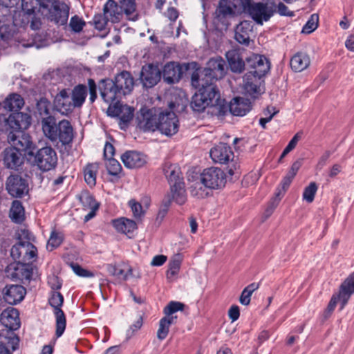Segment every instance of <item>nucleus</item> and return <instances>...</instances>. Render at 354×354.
I'll return each instance as SVG.
<instances>
[{
	"label": "nucleus",
	"mask_w": 354,
	"mask_h": 354,
	"mask_svg": "<svg viewBox=\"0 0 354 354\" xmlns=\"http://www.w3.org/2000/svg\"><path fill=\"white\" fill-rule=\"evenodd\" d=\"M198 88L190 102V106L194 112L201 113L207 106L212 108L211 113L218 117H223L227 113L225 100L221 99L218 89L215 85L201 84L193 86Z\"/></svg>",
	"instance_id": "nucleus-1"
},
{
	"label": "nucleus",
	"mask_w": 354,
	"mask_h": 354,
	"mask_svg": "<svg viewBox=\"0 0 354 354\" xmlns=\"http://www.w3.org/2000/svg\"><path fill=\"white\" fill-rule=\"evenodd\" d=\"M186 71L192 70L191 83L192 86L201 84L214 85V82L223 78L225 75V62L221 57L210 59L206 67L201 68L196 62L187 63L183 65Z\"/></svg>",
	"instance_id": "nucleus-2"
},
{
	"label": "nucleus",
	"mask_w": 354,
	"mask_h": 354,
	"mask_svg": "<svg viewBox=\"0 0 354 354\" xmlns=\"http://www.w3.org/2000/svg\"><path fill=\"white\" fill-rule=\"evenodd\" d=\"M41 127L46 137L57 146L71 145L74 138V129L71 122L67 120H62L56 123L54 116L41 118Z\"/></svg>",
	"instance_id": "nucleus-3"
},
{
	"label": "nucleus",
	"mask_w": 354,
	"mask_h": 354,
	"mask_svg": "<svg viewBox=\"0 0 354 354\" xmlns=\"http://www.w3.org/2000/svg\"><path fill=\"white\" fill-rule=\"evenodd\" d=\"M28 156L32 165L37 167L42 172L54 170L57 166V152L50 146H46L41 149L35 148L34 151H29Z\"/></svg>",
	"instance_id": "nucleus-4"
},
{
	"label": "nucleus",
	"mask_w": 354,
	"mask_h": 354,
	"mask_svg": "<svg viewBox=\"0 0 354 354\" xmlns=\"http://www.w3.org/2000/svg\"><path fill=\"white\" fill-rule=\"evenodd\" d=\"M38 12L44 17L59 26L66 25L68 19L69 7L64 2L55 1L50 7L40 5Z\"/></svg>",
	"instance_id": "nucleus-5"
},
{
	"label": "nucleus",
	"mask_w": 354,
	"mask_h": 354,
	"mask_svg": "<svg viewBox=\"0 0 354 354\" xmlns=\"http://www.w3.org/2000/svg\"><path fill=\"white\" fill-rule=\"evenodd\" d=\"M160 111L156 108L140 109L136 118L138 127L144 132L157 131Z\"/></svg>",
	"instance_id": "nucleus-6"
},
{
	"label": "nucleus",
	"mask_w": 354,
	"mask_h": 354,
	"mask_svg": "<svg viewBox=\"0 0 354 354\" xmlns=\"http://www.w3.org/2000/svg\"><path fill=\"white\" fill-rule=\"evenodd\" d=\"M179 126L178 118L172 110L161 109L158 131L167 137H171L178 133Z\"/></svg>",
	"instance_id": "nucleus-7"
},
{
	"label": "nucleus",
	"mask_w": 354,
	"mask_h": 354,
	"mask_svg": "<svg viewBox=\"0 0 354 354\" xmlns=\"http://www.w3.org/2000/svg\"><path fill=\"white\" fill-rule=\"evenodd\" d=\"M48 303L53 308L56 319L55 335L59 337L64 333L66 326V318L61 307L64 303V297L59 292L53 291L48 299Z\"/></svg>",
	"instance_id": "nucleus-8"
},
{
	"label": "nucleus",
	"mask_w": 354,
	"mask_h": 354,
	"mask_svg": "<svg viewBox=\"0 0 354 354\" xmlns=\"http://www.w3.org/2000/svg\"><path fill=\"white\" fill-rule=\"evenodd\" d=\"M201 182L207 188L220 189L225 185L226 175L221 169L212 167L205 169L201 173Z\"/></svg>",
	"instance_id": "nucleus-9"
},
{
	"label": "nucleus",
	"mask_w": 354,
	"mask_h": 354,
	"mask_svg": "<svg viewBox=\"0 0 354 354\" xmlns=\"http://www.w3.org/2000/svg\"><path fill=\"white\" fill-rule=\"evenodd\" d=\"M107 114L111 117L118 118L120 127L124 130L133 118L134 109L127 104H122L119 101L109 104Z\"/></svg>",
	"instance_id": "nucleus-10"
},
{
	"label": "nucleus",
	"mask_w": 354,
	"mask_h": 354,
	"mask_svg": "<svg viewBox=\"0 0 354 354\" xmlns=\"http://www.w3.org/2000/svg\"><path fill=\"white\" fill-rule=\"evenodd\" d=\"M247 12L257 24L262 25L273 16L276 8L273 3L258 2L253 3Z\"/></svg>",
	"instance_id": "nucleus-11"
},
{
	"label": "nucleus",
	"mask_w": 354,
	"mask_h": 354,
	"mask_svg": "<svg viewBox=\"0 0 354 354\" xmlns=\"http://www.w3.org/2000/svg\"><path fill=\"white\" fill-rule=\"evenodd\" d=\"M37 248L30 242L19 241L12 247L10 255L18 263H28L37 257Z\"/></svg>",
	"instance_id": "nucleus-12"
},
{
	"label": "nucleus",
	"mask_w": 354,
	"mask_h": 354,
	"mask_svg": "<svg viewBox=\"0 0 354 354\" xmlns=\"http://www.w3.org/2000/svg\"><path fill=\"white\" fill-rule=\"evenodd\" d=\"M245 64L252 69L248 73H254L259 77H264L270 69V63L268 58L259 54H252L245 58Z\"/></svg>",
	"instance_id": "nucleus-13"
},
{
	"label": "nucleus",
	"mask_w": 354,
	"mask_h": 354,
	"mask_svg": "<svg viewBox=\"0 0 354 354\" xmlns=\"http://www.w3.org/2000/svg\"><path fill=\"white\" fill-rule=\"evenodd\" d=\"M99 90L102 100L110 104L119 102L123 97L112 79H102L99 82Z\"/></svg>",
	"instance_id": "nucleus-14"
},
{
	"label": "nucleus",
	"mask_w": 354,
	"mask_h": 354,
	"mask_svg": "<svg viewBox=\"0 0 354 354\" xmlns=\"http://www.w3.org/2000/svg\"><path fill=\"white\" fill-rule=\"evenodd\" d=\"M6 190L14 198H22L28 192L27 180L19 174L10 175L6 180Z\"/></svg>",
	"instance_id": "nucleus-15"
},
{
	"label": "nucleus",
	"mask_w": 354,
	"mask_h": 354,
	"mask_svg": "<svg viewBox=\"0 0 354 354\" xmlns=\"http://www.w3.org/2000/svg\"><path fill=\"white\" fill-rule=\"evenodd\" d=\"M8 141L12 146L11 149H15L20 153L24 151L27 156L29 151H34L35 149L32 147L30 136L21 131H10L8 135Z\"/></svg>",
	"instance_id": "nucleus-16"
},
{
	"label": "nucleus",
	"mask_w": 354,
	"mask_h": 354,
	"mask_svg": "<svg viewBox=\"0 0 354 354\" xmlns=\"http://www.w3.org/2000/svg\"><path fill=\"white\" fill-rule=\"evenodd\" d=\"M6 125L13 132L21 131L27 129L31 124V116L27 113L15 111L10 113L8 118H3Z\"/></svg>",
	"instance_id": "nucleus-17"
},
{
	"label": "nucleus",
	"mask_w": 354,
	"mask_h": 354,
	"mask_svg": "<svg viewBox=\"0 0 354 354\" xmlns=\"http://www.w3.org/2000/svg\"><path fill=\"white\" fill-rule=\"evenodd\" d=\"M260 84L261 77L255 76L254 73H245L243 77V93L247 97L258 98L261 94Z\"/></svg>",
	"instance_id": "nucleus-18"
},
{
	"label": "nucleus",
	"mask_w": 354,
	"mask_h": 354,
	"mask_svg": "<svg viewBox=\"0 0 354 354\" xmlns=\"http://www.w3.org/2000/svg\"><path fill=\"white\" fill-rule=\"evenodd\" d=\"M162 72L158 66L149 64L142 66L140 73V80L144 87L152 88L161 79Z\"/></svg>",
	"instance_id": "nucleus-19"
},
{
	"label": "nucleus",
	"mask_w": 354,
	"mask_h": 354,
	"mask_svg": "<svg viewBox=\"0 0 354 354\" xmlns=\"http://www.w3.org/2000/svg\"><path fill=\"white\" fill-rule=\"evenodd\" d=\"M75 108L70 93L66 89H62L58 93L53 100V109L62 113L68 115Z\"/></svg>",
	"instance_id": "nucleus-20"
},
{
	"label": "nucleus",
	"mask_w": 354,
	"mask_h": 354,
	"mask_svg": "<svg viewBox=\"0 0 354 354\" xmlns=\"http://www.w3.org/2000/svg\"><path fill=\"white\" fill-rule=\"evenodd\" d=\"M0 322L6 327L1 330H9L15 333L14 331L20 327L18 310L12 307L7 308L1 313Z\"/></svg>",
	"instance_id": "nucleus-21"
},
{
	"label": "nucleus",
	"mask_w": 354,
	"mask_h": 354,
	"mask_svg": "<svg viewBox=\"0 0 354 354\" xmlns=\"http://www.w3.org/2000/svg\"><path fill=\"white\" fill-rule=\"evenodd\" d=\"M122 96L130 94L134 87V78L130 72L122 71L112 79Z\"/></svg>",
	"instance_id": "nucleus-22"
},
{
	"label": "nucleus",
	"mask_w": 354,
	"mask_h": 354,
	"mask_svg": "<svg viewBox=\"0 0 354 354\" xmlns=\"http://www.w3.org/2000/svg\"><path fill=\"white\" fill-rule=\"evenodd\" d=\"M212 160L220 164H227L234 158V153L227 144L220 142L210 150Z\"/></svg>",
	"instance_id": "nucleus-23"
},
{
	"label": "nucleus",
	"mask_w": 354,
	"mask_h": 354,
	"mask_svg": "<svg viewBox=\"0 0 354 354\" xmlns=\"http://www.w3.org/2000/svg\"><path fill=\"white\" fill-rule=\"evenodd\" d=\"M26 294V288L21 285H6L3 290L4 301L11 305L21 302Z\"/></svg>",
	"instance_id": "nucleus-24"
},
{
	"label": "nucleus",
	"mask_w": 354,
	"mask_h": 354,
	"mask_svg": "<svg viewBox=\"0 0 354 354\" xmlns=\"http://www.w3.org/2000/svg\"><path fill=\"white\" fill-rule=\"evenodd\" d=\"M10 277L14 280H19L22 282L29 281L32 275V270L28 265V263H17L10 264L6 270Z\"/></svg>",
	"instance_id": "nucleus-25"
},
{
	"label": "nucleus",
	"mask_w": 354,
	"mask_h": 354,
	"mask_svg": "<svg viewBox=\"0 0 354 354\" xmlns=\"http://www.w3.org/2000/svg\"><path fill=\"white\" fill-rule=\"evenodd\" d=\"M103 13L105 17L113 24L120 22L125 15L121 5L114 0H108L106 2L103 7Z\"/></svg>",
	"instance_id": "nucleus-26"
},
{
	"label": "nucleus",
	"mask_w": 354,
	"mask_h": 354,
	"mask_svg": "<svg viewBox=\"0 0 354 354\" xmlns=\"http://www.w3.org/2000/svg\"><path fill=\"white\" fill-rule=\"evenodd\" d=\"M19 339L12 331L0 330V354H12L10 348L15 351L17 348Z\"/></svg>",
	"instance_id": "nucleus-27"
},
{
	"label": "nucleus",
	"mask_w": 354,
	"mask_h": 354,
	"mask_svg": "<svg viewBox=\"0 0 354 354\" xmlns=\"http://www.w3.org/2000/svg\"><path fill=\"white\" fill-rule=\"evenodd\" d=\"M227 111L236 116H243L252 109V103L248 98L236 97L227 104Z\"/></svg>",
	"instance_id": "nucleus-28"
},
{
	"label": "nucleus",
	"mask_w": 354,
	"mask_h": 354,
	"mask_svg": "<svg viewBox=\"0 0 354 354\" xmlns=\"http://www.w3.org/2000/svg\"><path fill=\"white\" fill-rule=\"evenodd\" d=\"M121 160L124 166L129 169L140 168L147 163L146 156L135 151H126L122 155Z\"/></svg>",
	"instance_id": "nucleus-29"
},
{
	"label": "nucleus",
	"mask_w": 354,
	"mask_h": 354,
	"mask_svg": "<svg viewBox=\"0 0 354 354\" xmlns=\"http://www.w3.org/2000/svg\"><path fill=\"white\" fill-rule=\"evenodd\" d=\"M3 165L6 168L17 170L24 162L21 153L15 149L7 148L3 151Z\"/></svg>",
	"instance_id": "nucleus-30"
},
{
	"label": "nucleus",
	"mask_w": 354,
	"mask_h": 354,
	"mask_svg": "<svg viewBox=\"0 0 354 354\" xmlns=\"http://www.w3.org/2000/svg\"><path fill=\"white\" fill-rule=\"evenodd\" d=\"M241 0H220L215 11L217 19L221 20L227 17L233 16L235 9L239 6Z\"/></svg>",
	"instance_id": "nucleus-31"
},
{
	"label": "nucleus",
	"mask_w": 354,
	"mask_h": 354,
	"mask_svg": "<svg viewBox=\"0 0 354 354\" xmlns=\"http://www.w3.org/2000/svg\"><path fill=\"white\" fill-rule=\"evenodd\" d=\"M183 73L182 66L174 62H169L165 65L162 71V77L165 82L174 84L181 78Z\"/></svg>",
	"instance_id": "nucleus-32"
},
{
	"label": "nucleus",
	"mask_w": 354,
	"mask_h": 354,
	"mask_svg": "<svg viewBox=\"0 0 354 354\" xmlns=\"http://www.w3.org/2000/svg\"><path fill=\"white\" fill-rule=\"evenodd\" d=\"M339 292L342 298L341 309H342L351 295L354 293V272L351 273L341 284Z\"/></svg>",
	"instance_id": "nucleus-33"
},
{
	"label": "nucleus",
	"mask_w": 354,
	"mask_h": 354,
	"mask_svg": "<svg viewBox=\"0 0 354 354\" xmlns=\"http://www.w3.org/2000/svg\"><path fill=\"white\" fill-rule=\"evenodd\" d=\"M225 55L232 72L241 73L243 71L246 64L245 61L243 60L237 50H228Z\"/></svg>",
	"instance_id": "nucleus-34"
},
{
	"label": "nucleus",
	"mask_w": 354,
	"mask_h": 354,
	"mask_svg": "<svg viewBox=\"0 0 354 354\" xmlns=\"http://www.w3.org/2000/svg\"><path fill=\"white\" fill-rule=\"evenodd\" d=\"M111 223L118 232L125 234L127 235L132 233L138 227L137 224L134 221L125 217L113 219L111 221Z\"/></svg>",
	"instance_id": "nucleus-35"
},
{
	"label": "nucleus",
	"mask_w": 354,
	"mask_h": 354,
	"mask_svg": "<svg viewBox=\"0 0 354 354\" xmlns=\"http://www.w3.org/2000/svg\"><path fill=\"white\" fill-rule=\"evenodd\" d=\"M163 173L168 180V182L171 186L172 185H176L177 183H184L183 181V178L180 177V168L173 164L165 163L162 167Z\"/></svg>",
	"instance_id": "nucleus-36"
},
{
	"label": "nucleus",
	"mask_w": 354,
	"mask_h": 354,
	"mask_svg": "<svg viewBox=\"0 0 354 354\" xmlns=\"http://www.w3.org/2000/svg\"><path fill=\"white\" fill-rule=\"evenodd\" d=\"M310 61L308 55L304 53H297L290 59V66L295 72H301L307 68Z\"/></svg>",
	"instance_id": "nucleus-37"
},
{
	"label": "nucleus",
	"mask_w": 354,
	"mask_h": 354,
	"mask_svg": "<svg viewBox=\"0 0 354 354\" xmlns=\"http://www.w3.org/2000/svg\"><path fill=\"white\" fill-rule=\"evenodd\" d=\"M252 30L246 22L239 24L235 29L234 38L240 44H248Z\"/></svg>",
	"instance_id": "nucleus-38"
},
{
	"label": "nucleus",
	"mask_w": 354,
	"mask_h": 354,
	"mask_svg": "<svg viewBox=\"0 0 354 354\" xmlns=\"http://www.w3.org/2000/svg\"><path fill=\"white\" fill-rule=\"evenodd\" d=\"M9 217L12 222L20 224L25 219L24 208L21 202L19 201H14L9 212Z\"/></svg>",
	"instance_id": "nucleus-39"
},
{
	"label": "nucleus",
	"mask_w": 354,
	"mask_h": 354,
	"mask_svg": "<svg viewBox=\"0 0 354 354\" xmlns=\"http://www.w3.org/2000/svg\"><path fill=\"white\" fill-rule=\"evenodd\" d=\"M4 107L10 111H19L24 105V98L17 93L10 94L4 101Z\"/></svg>",
	"instance_id": "nucleus-40"
},
{
	"label": "nucleus",
	"mask_w": 354,
	"mask_h": 354,
	"mask_svg": "<svg viewBox=\"0 0 354 354\" xmlns=\"http://www.w3.org/2000/svg\"><path fill=\"white\" fill-rule=\"evenodd\" d=\"M87 95V88L85 85L79 84L74 87L71 95L75 107H80L85 101Z\"/></svg>",
	"instance_id": "nucleus-41"
},
{
	"label": "nucleus",
	"mask_w": 354,
	"mask_h": 354,
	"mask_svg": "<svg viewBox=\"0 0 354 354\" xmlns=\"http://www.w3.org/2000/svg\"><path fill=\"white\" fill-rule=\"evenodd\" d=\"M171 187V198L179 205H183L187 201L184 183H177Z\"/></svg>",
	"instance_id": "nucleus-42"
},
{
	"label": "nucleus",
	"mask_w": 354,
	"mask_h": 354,
	"mask_svg": "<svg viewBox=\"0 0 354 354\" xmlns=\"http://www.w3.org/2000/svg\"><path fill=\"white\" fill-rule=\"evenodd\" d=\"M98 169L99 165L97 163H90L84 169L85 182L91 187H94L96 184V176Z\"/></svg>",
	"instance_id": "nucleus-43"
},
{
	"label": "nucleus",
	"mask_w": 354,
	"mask_h": 354,
	"mask_svg": "<svg viewBox=\"0 0 354 354\" xmlns=\"http://www.w3.org/2000/svg\"><path fill=\"white\" fill-rule=\"evenodd\" d=\"M182 262L181 255L178 254L174 255L169 263V268L167 271V277L169 281L175 279L178 274Z\"/></svg>",
	"instance_id": "nucleus-44"
},
{
	"label": "nucleus",
	"mask_w": 354,
	"mask_h": 354,
	"mask_svg": "<svg viewBox=\"0 0 354 354\" xmlns=\"http://www.w3.org/2000/svg\"><path fill=\"white\" fill-rule=\"evenodd\" d=\"M119 3L124 9L126 17L129 20L136 21L138 19L136 13V4L135 0H118Z\"/></svg>",
	"instance_id": "nucleus-45"
},
{
	"label": "nucleus",
	"mask_w": 354,
	"mask_h": 354,
	"mask_svg": "<svg viewBox=\"0 0 354 354\" xmlns=\"http://www.w3.org/2000/svg\"><path fill=\"white\" fill-rule=\"evenodd\" d=\"M176 317H164L159 322V328L157 331V337L160 340L165 339L168 333L170 326L174 323Z\"/></svg>",
	"instance_id": "nucleus-46"
},
{
	"label": "nucleus",
	"mask_w": 354,
	"mask_h": 354,
	"mask_svg": "<svg viewBox=\"0 0 354 354\" xmlns=\"http://www.w3.org/2000/svg\"><path fill=\"white\" fill-rule=\"evenodd\" d=\"M30 15L22 10L15 11L12 17L13 25L15 27H24L28 25L30 20Z\"/></svg>",
	"instance_id": "nucleus-47"
},
{
	"label": "nucleus",
	"mask_w": 354,
	"mask_h": 354,
	"mask_svg": "<svg viewBox=\"0 0 354 354\" xmlns=\"http://www.w3.org/2000/svg\"><path fill=\"white\" fill-rule=\"evenodd\" d=\"M64 241V235L61 232L53 230L47 242L46 248L49 251H53L58 248Z\"/></svg>",
	"instance_id": "nucleus-48"
},
{
	"label": "nucleus",
	"mask_w": 354,
	"mask_h": 354,
	"mask_svg": "<svg viewBox=\"0 0 354 354\" xmlns=\"http://www.w3.org/2000/svg\"><path fill=\"white\" fill-rule=\"evenodd\" d=\"M109 21L104 13L95 15L93 17V22L95 28L104 32L102 37H104L105 34L108 32L109 28H107V25Z\"/></svg>",
	"instance_id": "nucleus-49"
},
{
	"label": "nucleus",
	"mask_w": 354,
	"mask_h": 354,
	"mask_svg": "<svg viewBox=\"0 0 354 354\" xmlns=\"http://www.w3.org/2000/svg\"><path fill=\"white\" fill-rule=\"evenodd\" d=\"M109 272L113 276L118 277L123 280H127L129 276L133 274V270L131 267H129L127 272L125 270L115 265H109Z\"/></svg>",
	"instance_id": "nucleus-50"
},
{
	"label": "nucleus",
	"mask_w": 354,
	"mask_h": 354,
	"mask_svg": "<svg viewBox=\"0 0 354 354\" xmlns=\"http://www.w3.org/2000/svg\"><path fill=\"white\" fill-rule=\"evenodd\" d=\"M41 3L39 0H21V10L28 14H35V11L38 12Z\"/></svg>",
	"instance_id": "nucleus-51"
},
{
	"label": "nucleus",
	"mask_w": 354,
	"mask_h": 354,
	"mask_svg": "<svg viewBox=\"0 0 354 354\" xmlns=\"http://www.w3.org/2000/svg\"><path fill=\"white\" fill-rule=\"evenodd\" d=\"M106 167L109 174L113 176H118L122 169L120 163L114 158L107 159Z\"/></svg>",
	"instance_id": "nucleus-52"
},
{
	"label": "nucleus",
	"mask_w": 354,
	"mask_h": 354,
	"mask_svg": "<svg viewBox=\"0 0 354 354\" xmlns=\"http://www.w3.org/2000/svg\"><path fill=\"white\" fill-rule=\"evenodd\" d=\"M317 188V184L315 182H311L309 185L304 189L303 199L309 203H312L314 201Z\"/></svg>",
	"instance_id": "nucleus-53"
},
{
	"label": "nucleus",
	"mask_w": 354,
	"mask_h": 354,
	"mask_svg": "<svg viewBox=\"0 0 354 354\" xmlns=\"http://www.w3.org/2000/svg\"><path fill=\"white\" fill-rule=\"evenodd\" d=\"M49 101L46 97H41L37 102L38 113L43 118L51 116L49 112Z\"/></svg>",
	"instance_id": "nucleus-54"
},
{
	"label": "nucleus",
	"mask_w": 354,
	"mask_h": 354,
	"mask_svg": "<svg viewBox=\"0 0 354 354\" xmlns=\"http://www.w3.org/2000/svg\"><path fill=\"white\" fill-rule=\"evenodd\" d=\"M319 16L317 14H313L302 28V32L311 33L318 26Z\"/></svg>",
	"instance_id": "nucleus-55"
},
{
	"label": "nucleus",
	"mask_w": 354,
	"mask_h": 354,
	"mask_svg": "<svg viewBox=\"0 0 354 354\" xmlns=\"http://www.w3.org/2000/svg\"><path fill=\"white\" fill-rule=\"evenodd\" d=\"M84 206L88 207L90 209L97 210L99 208V203L95 201V198L89 193L83 194L80 198Z\"/></svg>",
	"instance_id": "nucleus-56"
},
{
	"label": "nucleus",
	"mask_w": 354,
	"mask_h": 354,
	"mask_svg": "<svg viewBox=\"0 0 354 354\" xmlns=\"http://www.w3.org/2000/svg\"><path fill=\"white\" fill-rule=\"evenodd\" d=\"M292 181V179L285 176L280 184V186L277 189L274 196L277 198L279 197V199L281 200L285 193L286 192L288 188L289 187L290 185L291 184Z\"/></svg>",
	"instance_id": "nucleus-57"
},
{
	"label": "nucleus",
	"mask_w": 354,
	"mask_h": 354,
	"mask_svg": "<svg viewBox=\"0 0 354 354\" xmlns=\"http://www.w3.org/2000/svg\"><path fill=\"white\" fill-rule=\"evenodd\" d=\"M185 305L178 301H170L168 305L164 308V313L165 317H171L172 314L178 310H183Z\"/></svg>",
	"instance_id": "nucleus-58"
},
{
	"label": "nucleus",
	"mask_w": 354,
	"mask_h": 354,
	"mask_svg": "<svg viewBox=\"0 0 354 354\" xmlns=\"http://www.w3.org/2000/svg\"><path fill=\"white\" fill-rule=\"evenodd\" d=\"M85 24V21L77 15L72 17L69 22V26L71 30L75 32H80L83 29Z\"/></svg>",
	"instance_id": "nucleus-59"
},
{
	"label": "nucleus",
	"mask_w": 354,
	"mask_h": 354,
	"mask_svg": "<svg viewBox=\"0 0 354 354\" xmlns=\"http://www.w3.org/2000/svg\"><path fill=\"white\" fill-rule=\"evenodd\" d=\"M280 201L281 200L279 199V197L277 198L275 196H274L271 199V201H270L267 208L266 209V210H265V212L263 213V221H266L267 218H268L272 214V213L274 212V210L275 209V208L279 205Z\"/></svg>",
	"instance_id": "nucleus-60"
},
{
	"label": "nucleus",
	"mask_w": 354,
	"mask_h": 354,
	"mask_svg": "<svg viewBox=\"0 0 354 354\" xmlns=\"http://www.w3.org/2000/svg\"><path fill=\"white\" fill-rule=\"evenodd\" d=\"M71 268L73 269V270L74 271V272L80 276V277H92L94 276L93 273L87 270H85L84 268H82L79 264L77 263H72L71 264Z\"/></svg>",
	"instance_id": "nucleus-61"
},
{
	"label": "nucleus",
	"mask_w": 354,
	"mask_h": 354,
	"mask_svg": "<svg viewBox=\"0 0 354 354\" xmlns=\"http://www.w3.org/2000/svg\"><path fill=\"white\" fill-rule=\"evenodd\" d=\"M129 205L131 206L133 214L136 218H140L144 214L145 212L142 210V207L140 203L134 201H130Z\"/></svg>",
	"instance_id": "nucleus-62"
},
{
	"label": "nucleus",
	"mask_w": 354,
	"mask_h": 354,
	"mask_svg": "<svg viewBox=\"0 0 354 354\" xmlns=\"http://www.w3.org/2000/svg\"><path fill=\"white\" fill-rule=\"evenodd\" d=\"M301 166V161L299 160H296L292 163L290 170L288 171L286 176L293 180Z\"/></svg>",
	"instance_id": "nucleus-63"
},
{
	"label": "nucleus",
	"mask_w": 354,
	"mask_h": 354,
	"mask_svg": "<svg viewBox=\"0 0 354 354\" xmlns=\"http://www.w3.org/2000/svg\"><path fill=\"white\" fill-rule=\"evenodd\" d=\"M252 293L246 288H244L239 298V301L242 305L248 306L250 303Z\"/></svg>",
	"instance_id": "nucleus-64"
}]
</instances>
